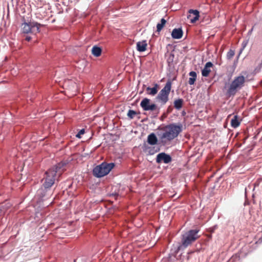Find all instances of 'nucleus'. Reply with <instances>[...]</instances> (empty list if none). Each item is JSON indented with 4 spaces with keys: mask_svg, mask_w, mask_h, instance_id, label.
<instances>
[{
    "mask_svg": "<svg viewBox=\"0 0 262 262\" xmlns=\"http://www.w3.org/2000/svg\"><path fill=\"white\" fill-rule=\"evenodd\" d=\"M64 166L63 163H58L57 165L54 166L50 168L49 170L47 171L45 173V176L42 181L43 183L42 187L50 189V188L55 183V181L58 180L57 176L59 177L61 174V171L60 169Z\"/></svg>",
    "mask_w": 262,
    "mask_h": 262,
    "instance_id": "f257e3e1",
    "label": "nucleus"
},
{
    "mask_svg": "<svg viewBox=\"0 0 262 262\" xmlns=\"http://www.w3.org/2000/svg\"><path fill=\"white\" fill-rule=\"evenodd\" d=\"M181 131V125L170 124L164 127L158 136L162 142H166L176 138Z\"/></svg>",
    "mask_w": 262,
    "mask_h": 262,
    "instance_id": "f03ea898",
    "label": "nucleus"
},
{
    "mask_svg": "<svg viewBox=\"0 0 262 262\" xmlns=\"http://www.w3.org/2000/svg\"><path fill=\"white\" fill-rule=\"evenodd\" d=\"M199 230L197 229L190 230L182 235V245H180L178 250L186 248L193 242H195L199 237L198 235Z\"/></svg>",
    "mask_w": 262,
    "mask_h": 262,
    "instance_id": "7ed1b4c3",
    "label": "nucleus"
},
{
    "mask_svg": "<svg viewBox=\"0 0 262 262\" xmlns=\"http://www.w3.org/2000/svg\"><path fill=\"white\" fill-rule=\"evenodd\" d=\"M115 164L113 163H102L96 166L93 170V175L97 178H101L107 175L113 168Z\"/></svg>",
    "mask_w": 262,
    "mask_h": 262,
    "instance_id": "20e7f679",
    "label": "nucleus"
},
{
    "mask_svg": "<svg viewBox=\"0 0 262 262\" xmlns=\"http://www.w3.org/2000/svg\"><path fill=\"white\" fill-rule=\"evenodd\" d=\"M245 82V78L244 76H239L235 77L232 81L227 90L228 96H234L236 93L244 85Z\"/></svg>",
    "mask_w": 262,
    "mask_h": 262,
    "instance_id": "39448f33",
    "label": "nucleus"
},
{
    "mask_svg": "<svg viewBox=\"0 0 262 262\" xmlns=\"http://www.w3.org/2000/svg\"><path fill=\"white\" fill-rule=\"evenodd\" d=\"M171 88V82L170 81L166 83L164 87L160 91L156 97L157 102H159L161 105L165 104L168 101V96Z\"/></svg>",
    "mask_w": 262,
    "mask_h": 262,
    "instance_id": "423d86ee",
    "label": "nucleus"
},
{
    "mask_svg": "<svg viewBox=\"0 0 262 262\" xmlns=\"http://www.w3.org/2000/svg\"><path fill=\"white\" fill-rule=\"evenodd\" d=\"M41 25L37 22L30 21L29 23H24L22 24V30L24 33H37L40 31L39 27Z\"/></svg>",
    "mask_w": 262,
    "mask_h": 262,
    "instance_id": "0eeeda50",
    "label": "nucleus"
},
{
    "mask_svg": "<svg viewBox=\"0 0 262 262\" xmlns=\"http://www.w3.org/2000/svg\"><path fill=\"white\" fill-rule=\"evenodd\" d=\"M52 194V191L50 189L45 188L41 187L39 189L36 193V197L38 199V203H40L41 202L47 200Z\"/></svg>",
    "mask_w": 262,
    "mask_h": 262,
    "instance_id": "6e6552de",
    "label": "nucleus"
},
{
    "mask_svg": "<svg viewBox=\"0 0 262 262\" xmlns=\"http://www.w3.org/2000/svg\"><path fill=\"white\" fill-rule=\"evenodd\" d=\"M140 106L144 111H154L157 110L159 112V108L155 103H150V99L145 98L143 99L140 103Z\"/></svg>",
    "mask_w": 262,
    "mask_h": 262,
    "instance_id": "1a4fd4ad",
    "label": "nucleus"
},
{
    "mask_svg": "<svg viewBox=\"0 0 262 262\" xmlns=\"http://www.w3.org/2000/svg\"><path fill=\"white\" fill-rule=\"evenodd\" d=\"M171 156L165 152H161L158 154L156 157V162L157 163H161L163 162L165 164H168L171 162Z\"/></svg>",
    "mask_w": 262,
    "mask_h": 262,
    "instance_id": "9d476101",
    "label": "nucleus"
},
{
    "mask_svg": "<svg viewBox=\"0 0 262 262\" xmlns=\"http://www.w3.org/2000/svg\"><path fill=\"white\" fill-rule=\"evenodd\" d=\"M188 12L189 14L187 16V18L190 19L191 23H194L199 19L200 12L198 10L190 9Z\"/></svg>",
    "mask_w": 262,
    "mask_h": 262,
    "instance_id": "9b49d317",
    "label": "nucleus"
},
{
    "mask_svg": "<svg viewBox=\"0 0 262 262\" xmlns=\"http://www.w3.org/2000/svg\"><path fill=\"white\" fill-rule=\"evenodd\" d=\"M213 64L211 62H207L204 68V69L202 70V74L204 77L208 76L210 72H211L210 68L213 67Z\"/></svg>",
    "mask_w": 262,
    "mask_h": 262,
    "instance_id": "f8f14e48",
    "label": "nucleus"
},
{
    "mask_svg": "<svg viewBox=\"0 0 262 262\" xmlns=\"http://www.w3.org/2000/svg\"><path fill=\"white\" fill-rule=\"evenodd\" d=\"M183 33L181 28H175L171 32V36L174 39H180L182 37Z\"/></svg>",
    "mask_w": 262,
    "mask_h": 262,
    "instance_id": "ddd939ff",
    "label": "nucleus"
},
{
    "mask_svg": "<svg viewBox=\"0 0 262 262\" xmlns=\"http://www.w3.org/2000/svg\"><path fill=\"white\" fill-rule=\"evenodd\" d=\"M147 143L151 145H156L158 142V139L154 133H151L147 136Z\"/></svg>",
    "mask_w": 262,
    "mask_h": 262,
    "instance_id": "4468645a",
    "label": "nucleus"
},
{
    "mask_svg": "<svg viewBox=\"0 0 262 262\" xmlns=\"http://www.w3.org/2000/svg\"><path fill=\"white\" fill-rule=\"evenodd\" d=\"M147 44L146 40L138 41L137 43V50L139 52H144L146 50Z\"/></svg>",
    "mask_w": 262,
    "mask_h": 262,
    "instance_id": "2eb2a0df",
    "label": "nucleus"
},
{
    "mask_svg": "<svg viewBox=\"0 0 262 262\" xmlns=\"http://www.w3.org/2000/svg\"><path fill=\"white\" fill-rule=\"evenodd\" d=\"M102 49L101 48L95 46L92 48V53L95 57H99L101 55Z\"/></svg>",
    "mask_w": 262,
    "mask_h": 262,
    "instance_id": "dca6fc26",
    "label": "nucleus"
},
{
    "mask_svg": "<svg viewBox=\"0 0 262 262\" xmlns=\"http://www.w3.org/2000/svg\"><path fill=\"white\" fill-rule=\"evenodd\" d=\"M158 85L156 84L153 88L147 87L146 88V91L148 94L151 96L155 95L158 92Z\"/></svg>",
    "mask_w": 262,
    "mask_h": 262,
    "instance_id": "f3484780",
    "label": "nucleus"
},
{
    "mask_svg": "<svg viewBox=\"0 0 262 262\" xmlns=\"http://www.w3.org/2000/svg\"><path fill=\"white\" fill-rule=\"evenodd\" d=\"M189 75L191 77L189 78L188 80V83L190 85H192L194 83V82L195 81L196 79L197 75L195 72L194 71H191L189 73Z\"/></svg>",
    "mask_w": 262,
    "mask_h": 262,
    "instance_id": "a211bd4d",
    "label": "nucleus"
},
{
    "mask_svg": "<svg viewBox=\"0 0 262 262\" xmlns=\"http://www.w3.org/2000/svg\"><path fill=\"white\" fill-rule=\"evenodd\" d=\"M160 148L159 147H146V151L148 155H153L155 153L158 152L160 151Z\"/></svg>",
    "mask_w": 262,
    "mask_h": 262,
    "instance_id": "6ab92c4d",
    "label": "nucleus"
},
{
    "mask_svg": "<svg viewBox=\"0 0 262 262\" xmlns=\"http://www.w3.org/2000/svg\"><path fill=\"white\" fill-rule=\"evenodd\" d=\"M174 107L178 110H180L183 103V100L182 99H178L174 101Z\"/></svg>",
    "mask_w": 262,
    "mask_h": 262,
    "instance_id": "aec40b11",
    "label": "nucleus"
},
{
    "mask_svg": "<svg viewBox=\"0 0 262 262\" xmlns=\"http://www.w3.org/2000/svg\"><path fill=\"white\" fill-rule=\"evenodd\" d=\"M166 23V20L164 18H162L161 19V23H158L157 25V31L159 32H160L165 25Z\"/></svg>",
    "mask_w": 262,
    "mask_h": 262,
    "instance_id": "412c9836",
    "label": "nucleus"
},
{
    "mask_svg": "<svg viewBox=\"0 0 262 262\" xmlns=\"http://www.w3.org/2000/svg\"><path fill=\"white\" fill-rule=\"evenodd\" d=\"M231 124L232 127L236 128L239 125V122L238 121L236 116H234L233 118L231 119Z\"/></svg>",
    "mask_w": 262,
    "mask_h": 262,
    "instance_id": "4be33fe9",
    "label": "nucleus"
},
{
    "mask_svg": "<svg viewBox=\"0 0 262 262\" xmlns=\"http://www.w3.org/2000/svg\"><path fill=\"white\" fill-rule=\"evenodd\" d=\"M137 114V112L134 110H129L127 113V116L130 119H133L135 116Z\"/></svg>",
    "mask_w": 262,
    "mask_h": 262,
    "instance_id": "5701e85b",
    "label": "nucleus"
},
{
    "mask_svg": "<svg viewBox=\"0 0 262 262\" xmlns=\"http://www.w3.org/2000/svg\"><path fill=\"white\" fill-rule=\"evenodd\" d=\"M249 39V37L247 39H246L243 41V42H242V47L241 49V52H242L246 48V47L247 46V45L248 43Z\"/></svg>",
    "mask_w": 262,
    "mask_h": 262,
    "instance_id": "b1692460",
    "label": "nucleus"
},
{
    "mask_svg": "<svg viewBox=\"0 0 262 262\" xmlns=\"http://www.w3.org/2000/svg\"><path fill=\"white\" fill-rule=\"evenodd\" d=\"M234 55V51L230 50L227 53V57L228 59H230L232 58Z\"/></svg>",
    "mask_w": 262,
    "mask_h": 262,
    "instance_id": "393cba45",
    "label": "nucleus"
},
{
    "mask_svg": "<svg viewBox=\"0 0 262 262\" xmlns=\"http://www.w3.org/2000/svg\"><path fill=\"white\" fill-rule=\"evenodd\" d=\"M84 133V129H82L76 135V137L78 138H80L81 137V135H83Z\"/></svg>",
    "mask_w": 262,
    "mask_h": 262,
    "instance_id": "a878e982",
    "label": "nucleus"
},
{
    "mask_svg": "<svg viewBox=\"0 0 262 262\" xmlns=\"http://www.w3.org/2000/svg\"><path fill=\"white\" fill-rule=\"evenodd\" d=\"M253 30V28H251V29L248 31V35L249 36H250V35H251V34H252V32Z\"/></svg>",
    "mask_w": 262,
    "mask_h": 262,
    "instance_id": "bb28decb",
    "label": "nucleus"
},
{
    "mask_svg": "<svg viewBox=\"0 0 262 262\" xmlns=\"http://www.w3.org/2000/svg\"><path fill=\"white\" fill-rule=\"evenodd\" d=\"M31 39V37L30 36H27L26 37V40L27 41H30Z\"/></svg>",
    "mask_w": 262,
    "mask_h": 262,
    "instance_id": "cd10ccee",
    "label": "nucleus"
},
{
    "mask_svg": "<svg viewBox=\"0 0 262 262\" xmlns=\"http://www.w3.org/2000/svg\"><path fill=\"white\" fill-rule=\"evenodd\" d=\"M258 242L259 243H262V237H261L260 238H259V239H258Z\"/></svg>",
    "mask_w": 262,
    "mask_h": 262,
    "instance_id": "c85d7f7f",
    "label": "nucleus"
},
{
    "mask_svg": "<svg viewBox=\"0 0 262 262\" xmlns=\"http://www.w3.org/2000/svg\"><path fill=\"white\" fill-rule=\"evenodd\" d=\"M171 111V108L170 107H169L168 108V111L170 112Z\"/></svg>",
    "mask_w": 262,
    "mask_h": 262,
    "instance_id": "c756f323",
    "label": "nucleus"
},
{
    "mask_svg": "<svg viewBox=\"0 0 262 262\" xmlns=\"http://www.w3.org/2000/svg\"><path fill=\"white\" fill-rule=\"evenodd\" d=\"M1 208H3L4 209V210H1V211H4V208L3 205L1 206Z\"/></svg>",
    "mask_w": 262,
    "mask_h": 262,
    "instance_id": "7c9ffc66",
    "label": "nucleus"
},
{
    "mask_svg": "<svg viewBox=\"0 0 262 262\" xmlns=\"http://www.w3.org/2000/svg\"><path fill=\"white\" fill-rule=\"evenodd\" d=\"M95 218H98V216H97L96 217H94V218H92V219H95Z\"/></svg>",
    "mask_w": 262,
    "mask_h": 262,
    "instance_id": "2f4dec72",
    "label": "nucleus"
}]
</instances>
